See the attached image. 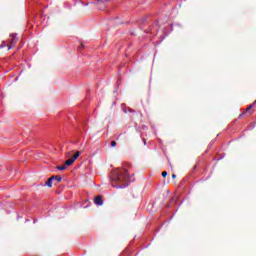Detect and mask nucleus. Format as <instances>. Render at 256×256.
Listing matches in <instances>:
<instances>
[{
  "label": "nucleus",
  "instance_id": "obj_1",
  "mask_svg": "<svg viewBox=\"0 0 256 256\" xmlns=\"http://www.w3.org/2000/svg\"><path fill=\"white\" fill-rule=\"evenodd\" d=\"M112 187L125 189L129 185V173L126 169L114 170L111 174Z\"/></svg>",
  "mask_w": 256,
  "mask_h": 256
},
{
  "label": "nucleus",
  "instance_id": "obj_2",
  "mask_svg": "<svg viewBox=\"0 0 256 256\" xmlns=\"http://www.w3.org/2000/svg\"><path fill=\"white\" fill-rule=\"evenodd\" d=\"M94 203L95 205H103V197H101V195H98L94 198Z\"/></svg>",
  "mask_w": 256,
  "mask_h": 256
},
{
  "label": "nucleus",
  "instance_id": "obj_3",
  "mask_svg": "<svg viewBox=\"0 0 256 256\" xmlns=\"http://www.w3.org/2000/svg\"><path fill=\"white\" fill-rule=\"evenodd\" d=\"M11 37H12L11 42H10L9 44H7L8 51H9L10 49H13V47H15V43H16L15 35H12Z\"/></svg>",
  "mask_w": 256,
  "mask_h": 256
},
{
  "label": "nucleus",
  "instance_id": "obj_4",
  "mask_svg": "<svg viewBox=\"0 0 256 256\" xmlns=\"http://www.w3.org/2000/svg\"><path fill=\"white\" fill-rule=\"evenodd\" d=\"M55 178H53V176H51L46 182H45V185L47 187H53V181H54Z\"/></svg>",
  "mask_w": 256,
  "mask_h": 256
},
{
  "label": "nucleus",
  "instance_id": "obj_5",
  "mask_svg": "<svg viewBox=\"0 0 256 256\" xmlns=\"http://www.w3.org/2000/svg\"><path fill=\"white\" fill-rule=\"evenodd\" d=\"M73 163H75V159L70 158V159H68V160L65 161L64 165H65L66 167H69V166L72 165Z\"/></svg>",
  "mask_w": 256,
  "mask_h": 256
},
{
  "label": "nucleus",
  "instance_id": "obj_6",
  "mask_svg": "<svg viewBox=\"0 0 256 256\" xmlns=\"http://www.w3.org/2000/svg\"><path fill=\"white\" fill-rule=\"evenodd\" d=\"M52 178H54V181H56L57 183H61V181H63V178L59 175L52 176Z\"/></svg>",
  "mask_w": 256,
  "mask_h": 256
},
{
  "label": "nucleus",
  "instance_id": "obj_7",
  "mask_svg": "<svg viewBox=\"0 0 256 256\" xmlns=\"http://www.w3.org/2000/svg\"><path fill=\"white\" fill-rule=\"evenodd\" d=\"M56 169H57L58 171H65V169H67V166L64 164V165H62V166H57Z\"/></svg>",
  "mask_w": 256,
  "mask_h": 256
},
{
  "label": "nucleus",
  "instance_id": "obj_8",
  "mask_svg": "<svg viewBox=\"0 0 256 256\" xmlns=\"http://www.w3.org/2000/svg\"><path fill=\"white\" fill-rule=\"evenodd\" d=\"M109 1L111 0H97V5H100L102 3V5H105V3H109Z\"/></svg>",
  "mask_w": 256,
  "mask_h": 256
},
{
  "label": "nucleus",
  "instance_id": "obj_9",
  "mask_svg": "<svg viewBox=\"0 0 256 256\" xmlns=\"http://www.w3.org/2000/svg\"><path fill=\"white\" fill-rule=\"evenodd\" d=\"M79 155H81V152L77 151L72 159H74V161H77V159H79Z\"/></svg>",
  "mask_w": 256,
  "mask_h": 256
},
{
  "label": "nucleus",
  "instance_id": "obj_10",
  "mask_svg": "<svg viewBox=\"0 0 256 256\" xmlns=\"http://www.w3.org/2000/svg\"><path fill=\"white\" fill-rule=\"evenodd\" d=\"M79 155H81V152L77 151L72 159H74V161H77V159H79Z\"/></svg>",
  "mask_w": 256,
  "mask_h": 256
},
{
  "label": "nucleus",
  "instance_id": "obj_11",
  "mask_svg": "<svg viewBox=\"0 0 256 256\" xmlns=\"http://www.w3.org/2000/svg\"><path fill=\"white\" fill-rule=\"evenodd\" d=\"M251 109H253V104H251L249 108H246V113H248V111H251Z\"/></svg>",
  "mask_w": 256,
  "mask_h": 256
},
{
  "label": "nucleus",
  "instance_id": "obj_12",
  "mask_svg": "<svg viewBox=\"0 0 256 256\" xmlns=\"http://www.w3.org/2000/svg\"><path fill=\"white\" fill-rule=\"evenodd\" d=\"M111 147H117V142L112 141V142H111Z\"/></svg>",
  "mask_w": 256,
  "mask_h": 256
},
{
  "label": "nucleus",
  "instance_id": "obj_13",
  "mask_svg": "<svg viewBox=\"0 0 256 256\" xmlns=\"http://www.w3.org/2000/svg\"><path fill=\"white\" fill-rule=\"evenodd\" d=\"M167 176V172H162V177H166Z\"/></svg>",
  "mask_w": 256,
  "mask_h": 256
},
{
  "label": "nucleus",
  "instance_id": "obj_14",
  "mask_svg": "<svg viewBox=\"0 0 256 256\" xmlns=\"http://www.w3.org/2000/svg\"><path fill=\"white\" fill-rule=\"evenodd\" d=\"M176 178H177V175L173 174L172 179H176Z\"/></svg>",
  "mask_w": 256,
  "mask_h": 256
}]
</instances>
